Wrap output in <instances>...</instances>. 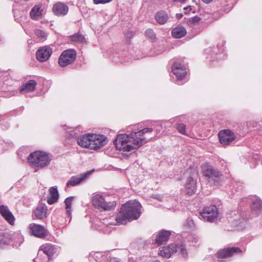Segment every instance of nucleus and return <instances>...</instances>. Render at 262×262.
I'll use <instances>...</instances> for the list:
<instances>
[{
    "mask_svg": "<svg viewBox=\"0 0 262 262\" xmlns=\"http://www.w3.org/2000/svg\"><path fill=\"white\" fill-rule=\"evenodd\" d=\"M152 132L151 128H145L138 132H133L130 135H118L115 141L116 148L124 154L126 152H133L147 142L150 136L147 134Z\"/></svg>",
    "mask_w": 262,
    "mask_h": 262,
    "instance_id": "nucleus-1",
    "label": "nucleus"
},
{
    "mask_svg": "<svg viewBox=\"0 0 262 262\" xmlns=\"http://www.w3.org/2000/svg\"><path fill=\"white\" fill-rule=\"evenodd\" d=\"M141 205L136 200L129 201L122 205L117 214L116 221L118 224H124L127 222L138 219L141 215Z\"/></svg>",
    "mask_w": 262,
    "mask_h": 262,
    "instance_id": "nucleus-2",
    "label": "nucleus"
},
{
    "mask_svg": "<svg viewBox=\"0 0 262 262\" xmlns=\"http://www.w3.org/2000/svg\"><path fill=\"white\" fill-rule=\"evenodd\" d=\"M28 161L32 166L42 168L49 165L51 158L49 154L45 152L36 151L29 155Z\"/></svg>",
    "mask_w": 262,
    "mask_h": 262,
    "instance_id": "nucleus-3",
    "label": "nucleus"
},
{
    "mask_svg": "<svg viewBox=\"0 0 262 262\" xmlns=\"http://www.w3.org/2000/svg\"><path fill=\"white\" fill-rule=\"evenodd\" d=\"M177 252H180L184 257L187 255L186 249L184 245L178 246L174 244L160 248L159 254L162 257L169 258L172 254Z\"/></svg>",
    "mask_w": 262,
    "mask_h": 262,
    "instance_id": "nucleus-4",
    "label": "nucleus"
},
{
    "mask_svg": "<svg viewBox=\"0 0 262 262\" xmlns=\"http://www.w3.org/2000/svg\"><path fill=\"white\" fill-rule=\"evenodd\" d=\"M92 202L94 206L99 210H111L115 208V201L106 202L103 196L99 194H95L92 197Z\"/></svg>",
    "mask_w": 262,
    "mask_h": 262,
    "instance_id": "nucleus-5",
    "label": "nucleus"
},
{
    "mask_svg": "<svg viewBox=\"0 0 262 262\" xmlns=\"http://www.w3.org/2000/svg\"><path fill=\"white\" fill-rule=\"evenodd\" d=\"M201 168L203 175L207 178L209 182L214 185L219 184V180L222 176L219 171L213 168L212 166L208 164H203L201 166Z\"/></svg>",
    "mask_w": 262,
    "mask_h": 262,
    "instance_id": "nucleus-6",
    "label": "nucleus"
},
{
    "mask_svg": "<svg viewBox=\"0 0 262 262\" xmlns=\"http://www.w3.org/2000/svg\"><path fill=\"white\" fill-rule=\"evenodd\" d=\"M76 52L73 49H68L63 51L58 59V63L60 67H66L72 63L75 59Z\"/></svg>",
    "mask_w": 262,
    "mask_h": 262,
    "instance_id": "nucleus-7",
    "label": "nucleus"
},
{
    "mask_svg": "<svg viewBox=\"0 0 262 262\" xmlns=\"http://www.w3.org/2000/svg\"><path fill=\"white\" fill-rule=\"evenodd\" d=\"M202 218L206 221L214 222L219 218L217 208L214 205L206 207L201 214Z\"/></svg>",
    "mask_w": 262,
    "mask_h": 262,
    "instance_id": "nucleus-8",
    "label": "nucleus"
},
{
    "mask_svg": "<svg viewBox=\"0 0 262 262\" xmlns=\"http://www.w3.org/2000/svg\"><path fill=\"white\" fill-rule=\"evenodd\" d=\"M220 143L223 145L231 143L235 138V135L230 130L225 129L220 131L218 134Z\"/></svg>",
    "mask_w": 262,
    "mask_h": 262,
    "instance_id": "nucleus-9",
    "label": "nucleus"
},
{
    "mask_svg": "<svg viewBox=\"0 0 262 262\" xmlns=\"http://www.w3.org/2000/svg\"><path fill=\"white\" fill-rule=\"evenodd\" d=\"M241 250L238 248H224L219 250L217 253L219 262H225L222 259L232 256L234 253H240Z\"/></svg>",
    "mask_w": 262,
    "mask_h": 262,
    "instance_id": "nucleus-10",
    "label": "nucleus"
},
{
    "mask_svg": "<svg viewBox=\"0 0 262 262\" xmlns=\"http://www.w3.org/2000/svg\"><path fill=\"white\" fill-rule=\"evenodd\" d=\"M92 172L93 170L89 171L83 173L72 177L68 181L66 187L74 186L79 184L82 181L87 179L89 176L92 173Z\"/></svg>",
    "mask_w": 262,
    "mask_h": 262,
    "instance_id": "nucleus-11",
    "label": "nucleus"
},
{
    "mask_svg": "<svg viewBox=\"0 0 262 262\" xmlns=\"http://www.w3.org/2000/svg\"><path fill=\"white\" fill-rule=\"evenodd\" d=\"M52 53L51 48L48 47H42L39 49L36 53V56L38 60L40 62H44L47 61Z\"/></svg>",
    "mask_w": 262,
    "mask_h": 262,
    "instance_id": "nucleus-12",
    "label": "nucleus"
},
{
    "mask_svg": "<svg viewBox=\"0 0 262 262\" xmlns=\"http://www.w3.org/2000/svg\"><path fill=\"white\" fill-rule=\"evenodd\" d=\"M94 143L90 144V149L97 150L105 144L106 138L102 135L97 134L93 137Z\"/></svg>",
    "mask_w": 262,
    "mask_h": 262,
    "instance_id": "nucleus-13",
    "label": "nucleus"
},
{
    "mask_svg": "<svg viewBox=\"0 0 262 262\" xmlns=\"http://www.w3.org/2000/svg\"><path fill=\"white\" fill-rule=\"evenodd\" d=\"M52 10L56 15H65L68 12L69 7L65 4L58 2L53 5Z\"/></svg>",
    "mask_w": 262,
    "mask_h": 262,
    "instance_id": "nucleus-14",
    "label": "nucleus"
},
{
    "mask_svg": "<svg viewBox=\"0 0 262 262\" xmlns=\"http://www.w3.org/2000/svg\"><path fill=\"white\" fill-rule=\"evenodd\" d=\"M29 228L33 234L36 237L42 238L46 235V230L41 225L32 223L30 225Z\"/></svg>",
    "mask_w": 262,
    "mask_h": 262,
    "instance_id": "nucleus-15",
    "label": "nucleus"
},
{
    "mask_svg": "<svg viewBox=\"0 0 262 262\" xmlns=\"http://www.w3.org/2000/svg\"><path fill=\"white\" fill-rule=\"evenodd\" d=\"M172 71L173 74L179 79H183L187 73L186 69L180 63L177 62L173 64Z\"/></svg>",
    "mask_w": 262,
    "mask_h": 262,
    "instance_id": "nucleus-16",
    "label": "nucleus"
},
{
    "mask_svg": "<svg viewBox=\"0 0 262 262\" xmlns=\"http://www.w3.org/2000/svg\"><path fill=\"white\" fill-rule=\"evenodd\" d=\"M0 213L3 217L10 224L14 222V217L10 212L8 207L5 205L0 206Z\"/></svg>",
    "mask_w": 262,
    "mask_h": 262,
    "instance_id": "nucleus-17",
    "label": "nucleus"
},
{
    "mask_svg": "<svg viewBox=\"0 0 262 262\" xmlns=\"http://www.w3.org/2000/svg\"><path fill=\"white\" fill-rule=\"evenodd\" d=\"M170 232L169 231L161 230L157 234L155 243L158 245L164 244L169 239Z\"/></svg>",
    "mask_w": 262,
    "mask_h": 262,
    "instance_id": "nucleus-18",
    "label": "nucleus"
},
{
    "mask_svg": "<svg viewBox=\"0 0 262 262\" xmlns=\"http://www.w3.org/2000/svg\"><path fill=\"white\" fill-rule=\"evenodd\" d=\"M47 211V206L45 204H40L34 210L33 213L37 219L41 220L46 217Z\"/></svg>",
    "mask_w": 262,
    "mask_h": 262,
    "instance_id": "nucleus-19",
    "label": "nucleus"
},
{
    "mask_svg": "<svg viewBox=\"0 0 262 262\" xmlns=\"http://www.w3.org/2000/svg\"><path fill=\"white\" fill-rule=\"evenodd\" d=\"M58 192L56 188L52 187L49 189V194L47 196V202L49 204H53L56 202L58 199Z\"/></svg>",
    "mask_w": 262,
    "mask_h": 262,
    "instance_id": "nucleus-20",
    "label": "nucleus"
},
{
    "mask_svg": "<svg viewBox=\"0 0 262 262\" xmlns=\"http://www.w3.org/2000/svg\"><path fill=\"white\" fill-rule=\"evenodd\" d=\"M36 85V82L34 80H29L22 85L20 92L22 94H25L33 92L35 90Z\"/></svg>",
    "mask_w": 262,
    "mask_h": 262,
    "instance_id": "nucleus-21",
    "label": "nucleus"
},
{
    "mask_svg": "<svg viewBox=\"0 0 262 262\" xmlns=\"http://www.w3.org/2000/svg\"><path fill=\"white\" fill-rule=\"evenodd\" d=\"M57 249L54 246L46 245L41 247L39 252L42 251L44 254L48 256L49 258H50V257L57 252Z\"/></svg>",
    "mask_w": 262,
    "mask_h": 262,
    "instance_id": "nucleus-22",
    "label": "nucleus"
},
{
    "mask_svg": "<svg viewBox=\"0 0 262 262\" xmlns=\"http://www.w3.org/2000/svg\"><path fill=\"white\" fill-rule=\"evenodd\" d=\"M186 188L187 193L189 195H191L195 191L196 189V182L192 177H189L187 178L186 182Z\"/></svg>",
    "mask_w": 262,
    "mask_h": 262,
    "instance_id": "nucleus-23",
    "label": "nucleus"
},
{
    "mask_svg": "<svg viewBox=\"0 0 262 262\" xmlns=\"http://www.w3.org/2000/svg\"><path fill=\"white\" fill-rule=\"evenodd\" d=\"M41 6H35L30 11V14L31 17L34 20L40 19L42 15V9Z\"/></svg>",
    "mask_w": 262,
    "mask_h": 262,
    "instance_id": "nucleus-24",
    "label": "nucleus"
},
{
    "mask_svg": "<svg viewBox=\"0 0 262 262\" xmlns=\"http://www.w3.org/2000/svg\"><path fill=\"white\" fill-rule=\"evenodd\" d=\"M171 33L173 37L180 38L186 34V30L184 27L178 26L172 30Z\"/></svg>",
    "mask_w": 262,
    "mask_h": 262,
    "instance_id": "nucleus-25",
    "label": "nucleus"
},
{
    "mask_svg": "<svg viewBox=\"0 0 262 262\" xmlns=\"http://www.w3.org/2000/svg\"><path fill=\"white\" fill-rule=\"evenodd\" d=\"M155 19L159 24L163 25L167 22L168 16L165 12L162 11L156 13Z\"/></svg>",
    "mask_w": 262,
    "mask_h": 262,
    "instance_id": "nucleus-26",
    "label": "nucleus"
},
{
    "mask_svg": "<svg viewBox=\"0 0 262 262\" xmlns=\"http://www.w3.org/2000/svg\"><path fill=\"white\" fill-rule=\"evenodd\" d=\"M87 134L82 135L77 139V143L81 147H86L90 149V143Z\"/></svg>",
    "mask_w": 262,
    "mask_h": 262,
    "instance_id": "nucleus-27",
    "label": "nucleus"
},
{
    "mask_svg": "<svg viewBox=\"0 0 262 262\" xmlns=\"http://www.w3.org/2000/svg\"><path fill=\"white\" fill-rule=\"evenodd\" d=\"M73 199L74 197L70 196L66 199L64 201L67 212L69 216L71 215V205Z\"/></svg>",
    "mask_w": 262,
    "mask_h": 262,
    "instance_id": "nucleus-28",
    "label": "nucleus"
},
{
    "mask_svg": "<svg viewBox=\"0 0 262 262\" xmlns=\"http://www.w3.org/2000/svg\"><path fill=\"white\" fill-rule=\"evenodd\" d=\"M262 208V202L261 201L258 199H256L253 202L251 206V209L252 210L258 211Z\"/></svg>",
    "mask_w": 262,
    "mask_h": 262,
    "instance_id": "nucleus-29",
    "label": "nucleus"
},
{
    "mask_svg": "<svg viewBox=\"0 0 262 262\" xmlns=\"http://www.w3.org/2000/svg\"><path fill=\"white\" fill-rule=\"evenodd\" d=\"M71 39L72 41L77 42H85L84 37L79 34H76L73 35L71 37Z\"/></svg>",
    "mask_w": 262,
    "mask_h": 262,
    "instance_id": "nucleus-30",
    "label": "nucleus"
},
{
    "mask_svg": "<svg viewBox=\"0 0 262 262\" xmlns=\"http://www.w3.org/2000/svg\"><path fill=\"white\" fill-rule=\"evenodd\" d=\"M201 20V18L200 17L195 16L194 17L190 18L187 20L188 25L192 27L195 26L196 24H198Z\"/></svg>",
    "mask_w": 262,
    "mask_h": 262,
    "instance_id": "nucleus-31",
    "label": "nucleus"
},
{
    "mask_svg": "<svg viewBox=\"0 0 262 262\" xmlns=\"http://www.w3.org/2000/svg\"><path fill=\"white\" fill-rule=\"evenodd\" d=\"M177 128L180 133L185 135H187L185 131L186 126L184 124H178L177 125Z\"/></svg>",
    "mask_w": 262,
    "mask_h": 262,
    "instance_id": "nucleus-32",
    "label": "nucleus"
},
{
    "mask_svg": "<svg viewBox=\"0 0 262 262\" xmlns=\"http://www.w3.org/2000/svg\"><path fill=\"white\" fill-rule=\"evenodd\" d=\"M145 35L149 38L154 39L156 37V35L152 29H148L145 31Z\"/></svg>",
    "mask_w": 262,
    "mask_h": 262,
    "instance_id": "nucleus-33",
    "label": "nucleus"
},
{
    "mask_svg": "<svg viewBox=\"0 0 262 262\" xmlns=\"http://www.w3.org/2000/svg\"><path fill=\"white\" fill-rule=\"evenodd\" d=\"M36 35L39 38H45L46 36V33L41 30L37 29L35 31Z\"/></svg>",
    "mask_w": 262,
    "mask_h": 262,
    "instance_id": "nucleus-34",
    "label": "nucleus"
},
{
    "mask_svg": "<svg viewBox=\"0 0 262 262\" xmlns=\"http://www.w3.org/2000/svg\"><path fill=\"white\" fill-rule=\"evenodd\" d=\"M10 243V240L8 238H6L3 235H0V244L8 245Z\"/></svg>",
    "mask_w": 262,
    "mask_h": 262,
    "instance_id": "nucleus-35",
    "label": "nucleus"
},
{
    "mask_svg": "<svg viewBox=\"0 0 262 262\" xmlns=\"http://www.w3.org/2000/svg\"><path fill=\"white\" fill-rule=\"evenodd\" d=\"M112 0H93L95 4H104L111 2Z\"/></svg>",
    "mask_w": 262,
    "mask_h": 262,
    "instance_id": "nucleus-36",
    "label": "nucleus"
},
{
    "mask_svg": "<svg viewBox=\"0 0 262 262\" xmlns=\"http://www.w3.org/2000/svg\"><path fill=\"white\" fill-rule=\"evenodd\" d=\"M97 134H87V136L88 137V139H89V142L90 144H91V143H94V139H93V137L94 136H96Z\"/></svg>",
    "mask_w": 262,
    "mask_h": 262,
    "instance_id": "nucleus-37",
    "label": "nucleus"
},
{
    "mask_svg": "<svg viewBox=\"0 0 262 262\" xmlns=\"http://www.w3.org/2000/svg\"><path fill=\"white\" fill-rule=\"evenodd\" d=\"M187 224L188 226L190 228H192L193 227V225H194L193 221L190 218H188L187 219Z\"/></svg>",
    "mask_w": 262,
    "mask_h": 262,
    "instance_id": "nucleus-38",
    "label": "nucleus"
},
{
    "mask_svg": "<svg viewBox=\"0 0 262 262\" xmlns=\"http://www.w3.org/2000/svg\"><path fill=\"white\" fill-rule=\"evenodd\" d=\"M119 260L117 259H116V258H113L111 260V262H119Z\"/></svg>",
    "mask_w": 262,
    "mask_h": 262,
    "instance_id": "nucleus-39",
    "label": "nucleus"
},
{
    "mask_svg": "<svg viewBox=\"0 0 262 262\" xmlns=\"http://www.w3.org/2000/svg\"><path fill=\"white\" fill-rule=\"evenodd\" d=\"M212 0H202L203 2H204V3H209L210 2H211Z\"/></svg>",
    "mask_w": 262,
    "mask_h": 262,
    "instance_id": "nucleus-40",
    "label": "nucleus"
},
{
    "mask_svg": "<svg viewBox=\"0 0 262 262\" xmlns=\"http://www.w3.org/2000/svg\"><path fill=\"white\" fill-rule=\"evenodd\" d=\"M38 257H37V258H35V259H34V261H36V260H38Z\"/></svg>",
    "mask_w": 262,
    "mask_h": 262,
    "instance_id": "nucleus-41",
    "label": "nucleus"
}]
</instances>
